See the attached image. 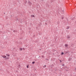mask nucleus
Segmentation results:
<instances>
[{"label":"nucleus","mask_w":76,"mask_h":76,"mask_svg":"<svg viewBox=\"0 0 76 76\" xmlns=\"http://www.w3.org/2000/svg\"><path fill=\"white\" fill-rule=\"evenodd\" d=\"M45 25H47V23H45Z\"/></svg>","instance_id":"5701e85b"},{"label":"nucleus","mask_w":76,"mask_h":76,"mask_svg":"<svg viewBox=\"0 0 76 76\" xmlns=\"http://www.w3.org/2000/svg\"><path fill=\"white\" fill-rule=\"evenodd\" d=\"M31 17H32L33 18H34V17H35V16H34V15H31Z\"/></svg>","instance_id":"20e7f679"},{"label":"nucleus","mask_w":76,"mask_h":76,"mask_svg":"<svg viewBox=\"0 0 76 76\" xmlns=\"http://www.w3.org/2000/svg\"><path fill=\"white\" fill-rule=\"evenodd\" d=\"M22 49L23 50H25V48H23Z\"/></svg>","instance_id":"9b49d317"},{"label":"nucleus","mask_w":76,"mask_h":76,"mask_svg":"<svg viewBox=\"0 0 76 76\" xmlns=\"http://www.w3.org/2000/svg\"><path fill=\"white\" fill-rule=\"evenodd\" d=\"M35 0V1L36 0Z\"/></svg>","instance_id":"bb28decb"},{"label":"nucleus","mask_w":76,"mask_h":76,"mask_svg":"<svg viewBox=\"0 0 76 76\" xmlns=\"http://www.w3.org/2000/svg\"><path fill=\"white\" fill-rule=\"evenodd\" d=\"M2 57H3V58H6V57H7L6 56H2Z\"/></svg>","instance_id":"f03ea898"},{"label":"nucleus","mask_w":76,"mask_h":76,"mask_svg":"<svg viewBox=\"0 0 76 76\" xmlns=\"http://www.w3.org/2000/svg\"><path fill=\"white\" fill-rule=\"evenodd\" d=\"M69 28L70 27H69V26H68L67 27L66 29H69Z\"/></svg>","instance_id":"423d86ee"},{"label":"nucleus","mask_w":76,"mask_h":76,"mask_svg":"<svg viewBox=\"0 0 76 76\" xmlns=\"http://www.w3.org/2000/svg\"><path fill=\"white\" fill-rule=\"evenodd\" d=\"M62 66H64V64H63L62 65Z\"/></svg>","instance_id":"aec40b11"},{"label":"nucleus","mask_w":76,"mask_h":76,"mask_svg":"<svg viewBox=\"0 0 76 76\" xmlns=\"http://www.w3.org/2000/svg\"><path fill=\"white\" fill-rule=\"evenodd\" d=\"M18 68H20V65H19L18 66Z\"/></svg>","instance_id":"0eeeda50"},{"label":"nucleus","mask_w":76,"mask_h":76,"mask_svg":"<svg viewBox=\"0 0 76 76\" xmlns=\"http://www.w3.org/2000/svg\"><path fill=\"white\" fill-rule=\"evenodd\" d=\"M53 65H52V66H53Z\"/></svg>","instance_id":"cd10ccee"},{"label":"nucleus","mask_w":76,"mask_h":76,"mask_svg":"<svg viewBox=\"0 0 76 76\" xmlns=\"http://www.w3.org/2000/svg\"><path fill=\"white\" fill-rule=\"evenodd\" d=\"M34 63H35V61H33V62H32V64H34Z\"/></svg>","instance_id":"2eb2a0df"},{"label":"nucleus","mask_w":76,"mask_h":76,"mask_svg":"<svg viewBox=\"0 0 76 76\" xmlns=\"http://www.w3.org/2000/svg\"><path fill=\"white\" fill-rule=\"evenodd\" d=\"M20 50H22V48H20Z\"/></svg>","instance_id":"ddd939ff"},{"label":"nucleus","mask_w":76,"mask_h":76,"mask_svg":"<svg viewBox=\"0 0 76 76\" xmlns=\"http://www.w3.org/2000/svg\"><path fill=\"white\" fill-rule=\"evenodd\" d=\"M28 4L29 6H31L32 5V3L31 2V1H28Z\"/></svg>","instance_id":"f257e3e1"},{"label":"nucleus","mask_w":76,"mask_h":76,"mask_svg":"<svg viewBox=\"0 0 76 76\" xmlns=\"http://www.w3.org/2000/svg\"><path fill=\"white\" fill-rule=\"evenodd\" d=\"M13 32H17V31H16V30H14V31H13Z\"/></svg>","instance_id":"1a4fd4ad"},{"label":"nucleus","mask_w":76,"mask_h":76,"mask_svg":"<svg viewBox=\"0 0 76 76\" xmlns=\"http://www.w3.org/2000/svg\"><path fill=\"white\" fill-rule=\"evenodd\" d=\"M42 0L43 1V0Z\"/></svg>","instance_id":"393cba45"},{"label":"nucleus","mask_w":76,"mask_h":76,"mask_svg":"<svg viewBox=\"0 0 76 76\" xmlns=\"http://www.w3.org/2000/svg\"><path fill=\"white\" fill-rule=\"evenodd\" d=\"M67 38H70V36H69V35L67 36Z\"/></svg>","instance_id":"7ed1b4c3"},{"label":"nucleus","mask_w":76,"mask_h":76,"mask_svg":"<svg viewBox=\"0 0 76 76\" xmlns=\"http://www.w3.org/2000/svg\"><path fill=\"white\" fill-rule=\"evenodd\" d=\"M45 60H48L47 58Z\"/></svg>","instance_id":"4be33fe9"},{"label":"nucleus","mask_w":76,"mask_h":76,"mask_svg":"<svg viewBox=\"0 0 76 76\" xmlns=\"http://www.w3.org/2000/svg\"><path fill=\"white\" fill-rule=\"evenodd\" d=\"M64 18H63V17H62L61 19H63Z\"/></svg>","instance_id":"412c9836"},{"label":"nucleus","mask_w":76,"mask_h":76,"mask_svg":"<svg viewBox=\"0 0 76 76\" xmlns=\"http://www.w3.org/2000/svg\"><path fill=\"white\" fill-rule=\"evenodd\" d=\"M29 67V66H28V65L27 66V68H28Z\"/></svg>","instance_id":"f3484780"},{"label":"nucleus","mask_w":76,"mask_h":76,"mask_svg":"<svg viewBox=\"0 0 76 76\" xmlns=\"http://www.w3.org/2000/svg\"><path fill=\"white\" fill-rule=\"evenodd\" d=\"M6 58V59H7V58Z\"/></svg>","instance_id":"b1692460"},{"label":"nucleus","mask_w":76,"mask_h":76,"mask_svg":"<svg viewBox=\"0 0 76 76\" xmlns=\"http://www.w3.org/2000/svg\"><path fill=\"white\" fill-rule=\"evenodd\" d=\"M55 1V0H51L52 2H53V1Z\"/></svg>","instance_id":"4468645a"},{"label":"nucleus","mask_w":76,"mask_h":76,"mask_svg":"<svg viewBox=\"0 0 76 76\" xmlns=\"http://www.w3.org/2000/svg\"><path fill=\"white\" fill-rule=\"evenodd\" d=\"M45 67H46V65H45V66H43V68H45Z\"/></svg>","instance_id":"f8f14e48"},{"label":"nucleus","mask_w":76,"mask_h":76,"mask_svg":"<svg viewBox=\"0 0 76 76\" xmlns=\"http://www.w3.org/2000/svg\"><path fill=\"white\" fill-rule=\"evenodd\" d=\"M64 54V53L63 52H62L61 53V55H63Z\"/></svg>","instance_id":"9d476101"},{"label":"nucleus","mask_w":76,"mask_h":76,"mask_svg":"<svg viewBox=\"0 0 76 76\" xmlns=\"http://www.w3.org/2000/svg\"><path fill=\"white\" fill-rule=\"evenodd\" d=\"M9 57H7V59H9Z\"/></svg>","instance_id":"6ab92c4d"},{"label":"nucleus","mask_w":76,"mask_h":76,"mask_svg":"<svg viewBox=\"0 0 76 76\" xmlns=\"http://www.w3.org/2000/svg\"><path fill=\"white\" fill-rule=\"evenodd\" d=\"M6 55L7 57H9V56H10V55H9V54H6Z\"/></svg>","instance_id":"39448f33"},{"label":"nucleus","mask_w":76,"mask_h":76,"mask_svg":"<svg viewBox=\"0 0 76 76\" xmlns=\"http://www.w3.org/2000/svg\"><path fill=\"white\" fill-rule=\"evenodd\" d=\"M59 61H60L61 63V60H59Z\"/></svg>","instance_id":"a211bd4d"},{"label":"nucleus","mask_w":76,"mask_h":76,"mask_svg":"<svg viewBox=\"0 0 76 76\" xmlns=\"http://www.w3.org/2000/svg\"><path fill=\"white\" fill-rule=\"evenodd\" d=\"M42 57L43 58H44V56H42Z\"/></svg>","instance_id":"dca6fc26"},{"label":"nucleus","mask_w":76,"mask_h":76,"mask_svg":"<svg viewBox=\"0 0 76 76\" xmlns=\"http://www.w3.org/2000/svg\"><path fill=\"white\" fill-rule=\"evenodd\" d=\"M65 46L66 47H67V46H68V45L67 44H66L65 45Z\"/></svg>","instance_id":"6e6552de"},{"label":"nucleus","mask_w":76,"mask_h":76,"mask_svg":"<svg viewBox=\"0 0 76 76\" xmlns=\"http://www.w3.org/2000/svg\"><path fill=\"white\" fill-rule=\"evenodd\" d=\"M75 69L76 70V69Z\"/></svg>","instance_id":"a878e982"}]
</instances>
